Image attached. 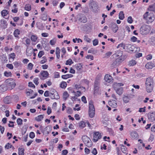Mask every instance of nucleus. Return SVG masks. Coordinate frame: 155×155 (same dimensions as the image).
<instances>
[{
    "instance_id": "f257e3e1",
    "label": "nucleus",
    "mask_w": 155,
    "mask_h": 155,
    "mask_svg": "<svg viewBox=\"0 0 155 155\" xmlns=\"http://www.w3.org/2000/svg\"><path fill=\"white\" fill-rule=\"evenodd\" d=\"M153 80L152 79L148 78L146 81V89L147 92L148 93L151 92L153 89Z\"/></svg>"
},
{
    "instance_id": "f03ea898",
    "label": "nucleus",
    "mask_w": 155,
    "mask_h": 155,
    "mask_svg": "<svg viewBox=\"0 0 155 155\" xmlns=\"http://www.w3.org/2000/svg\"><path fill=\"white\" fill-rule=\"evenodd\" d=\"M89 5L90 8L92 9L93 12L96 13L99 10L98 4L97 2L91 1Z\"/></svg>"
},
{
    "instance_id": "7ed1b4c3",
    "label": "nucleus",
    "mask_w": 155,
    "mask_h": 155,
    "mask_svg": "<svg viewBox=\"0 0 155 155\" xmlns=\"http://www.w3.org/2000/svg\"><path fill=\"white\" fill-rule=\"evenodd\" d=\"M89 115L91 118L94 117L95 115V108L91 101L89 102Z\"/></svg>"
},
{
    "instance_id": "20e7f679",
    "label": "nucleus",
    "mask_w": 155,
    "mask_h": 155,
    "mask_svg": "<svg viewBox=\"0 0 155 155\" xmlns=\"http://www.w3.org/2000/svg\"><path fill=\"white\" fill-rule=\"evenodd\" d=\"M150 30V27L149 25H144L140 28V32L142 35H145L148 33Z\"/></svg>"
},
{
    "instance_id": "39448f33",
    "label": "nucleus",
    "mask_w": 155,
    "mask_h": 155,
    "mask_svg": "<svg viewBox=\"0 0 155 155\" xmlns=\"http://www.w3.org/2000/svg\"><path fill=\"white\" fill-rule=\"evenodd\" d=\"M126 58V56H124L123 58H117L113 61L111 65V67L114 68L119 65L120 63L123 61Z\"/></svg>"
},
{
    "instance_id": "423d86ee",
    "label": "nucleus",
    "mask_w": 155,
    "mask_h": 155,
    "mask_svg": "<svg viewBox=\"0 0 155 155\" xmlns=\"http://www.w3.org/2000/svg\"><path fill=\"white\" fill-rule=\"evenodd\" d=\"M5 83L7 87L11 89L13 88L16 85L15 80L12 78L7 79L5 81Z\"/></svg>"
},
{
    "instance_id": "0eeeda50",
    "label": "nucleus",
    "mask_w": 155,
    "mask_h": 155,
    "mask_svg": "<svg viewBox=\"0 0 155 155\" xmlns=\"http://www.w3.org/2000/svg\"><path fill=\"white\" fill-rule=\"evenodd\" d=\"M82 140L85 144L88 147H90L92 145V143L91 139L86 136H83Z\"/></svg>"
},
{
    "instance_id": "6e6552de",
    "label": "nucleus",
    "mask_w": 155,
    "mask_h": 155,
    "mask_svg": "<svg viewBox=\"0 0 155 155\" xmlns=\"http://www.w3.org/2000/svg\"><path fill=\"white\" fill-rule=\"evenodd\" d=\"M123 52L120 50H118L115 51V53L114 54V55L115 57H118L119 58H123L124 56H126V58L127 57V55L126 54H123Z\"/></svg>"
},
{
    "instance_id": "1a4fd4ad",
    "label": "nucleus",
    "mask_w": 155,
    "mask_h": 155,
    "mask_svg": "<svg viewBox=\"0 0 155 155\" xmlns=\"http://www.w3.org/2000/svg\"><path fill=\"white\" fill-rule=\"evenodd\" d=\"M50 96L52 99H58L59 96L57 92L55 90H53L52 92L49 94Z\"/></svg>"
},
{
    "instance_id": "9d476101",
    "label": "nucleus",
    "mask_w": 155,
    "mask_h": 155,
    "mask_svg": "<svg viewBox=\"0 0 155 155\" xmlns=\"http://www.w3.org/2000/svg\"><path fill=\"white\" fill-rule=\"evenodd\" d=\"M101 137V134L99 132L94 133L93 136V140L94 142H96Z\"/></svg>"
},
{
    "instance_id": "9b49d317",
    "label": "nucleus",
    "mask_w": 155,
    "mask_h": 155,
    "mask_svg": "<svg viewBox=\"0 0 155 155\" xmlns=\"http://www.w3.org/2000/svg\"><path fill=\"white\" fill-rule=\"evenodd\" d=\"M40 74L41 75L42 77H41L40 78L41 80H44L43 78H48L49 75L48 72L46 71H41Z\"/></svg>"
},
{
    "instance_id": "f8f14e48",
    "label": "nucleus",
    "mask_w": 155,
    "mask_h": 155,
    "mask_svg": "<svg viewBox=\"0 0 155 155\" xmlns=\"http://www.w3.org/2000/svg\"><path fill=\"white\" fill-rule=\"evenodd\" d=\"M113 88L114 90L116 91L117 94L120 95H121L122 94L123 92V89L122 87H120L118 88V87H113Z\"/></svg>"
},
{
    "instance_id": "ddd939ff",
    "label": "nucleus",
    "mask_w": 155,
    "mask_h": 155,
    "mask_svg": "<svg viewBox=\"0 0 155 155\" xmlns=\"http://www.w3.org/2000/svg\"><path fill=\"white\" fill-rule=\"evenodd\" d=\"M104 80L106 82L109 83L112 81L113 79L111 76L109 74H106L105 76Z\"/></svg>"
},
{
    "instance_id": "4468645a",
    "label": "nucleus",
    "mask_w": 155,
    "mask_h": 155,
    "mask_svg": "<svg viewBox=\"0 0 155 155\" xmlns=\"http://www.w3.org/2000/svg\"><path fill=\"white\" fill-rule=\"evenodd\" d=\"M111 28L112 31L114 33H116L118 29V25L115 23L112 24Z\"/></svg>"
},
{
    "instance_id": "2eb2a0df",
    "label": "nucleus",
    "mask_w": 155,
    "mask_h": 155,
    "mask_svg": "<svg viewBox=\"0 0 155 155\" xmlns=\"http://www.w3.org/2000/svg\"><path fill=\"white\" fill-rule=\"evenodd\" d=\"M148 118L153 121L155 120V112L150 113L148 114Z\"/></svg>"
},
{
    "instance_id": "dca6fc26",
    "label": "nucleus",
    "mask_w": 155,
    "mask_h": 155,
    "mask_svg": "<svg viewBox=\"0 0 155 155\" xmlns=\"http://www.w3.org/2000/svg\"><path fill=\"white\" fill-rule=\"evenodd\" d=\"M109 104L110 106L113 108L116 107L117 106V104L116 101L113 100L110 101L109 102Z\"/></svg>"
},
{
    "instance_id": "f3484780",
    "label": "nucleus",
    "mask_w": 155,
    "mask_h": 155,
    "mask_svg": "<svg viewBox=\"0 0 155 155\" xmlns=\"http://www.w3.org/2000/svg\"><path fill=\"white\" fill-rule=\"evenodd\" d=\"M154 17L153 14L152 13H150L147 20L150 22H151L154 20Z\"/></svg>"
},
{
    "instance_id": "a211bd4d",
    "label": "nucleus",
    "mask_w": 155,
    "mask_h": 155,
    "mask_svg": "<svg viewBox=\"0 0 155 155\" xmlns=\"http://www.w3.org/2000/svg\"><path fill=\"white\" fill-rule=\"evenodd\" d=\"M1 26L3 28H5L7 27V24L5 20L4 19L1 20Z\"/></svg>"
},
{
    "instance_id": "6ab92c4d",
    "label": "nucleus",
    "mask_w": 155,
    "mask_h": 155,
    "mask_svg": "<svg viewBox=\"0 0 155 155\" xmlns=\"http://www.w3.org/2000/svg\"><path fill=\"white\" fill-rule=\"evenodd\" d=\"M7 90V87L5 84H2L0 86V93L4 92Z\"/></svg>"
},
{
    "instance_id": "aec40b11",
    "label": "nucleus",
    "mask_w": 155,
    "mask_h": 155,
    "mask_svg": "<svg viewBox=\"0 0 155 155\" xmlns=\"http://www.w3.org/2000/svg\"><path fill=\"white\" fill-rule=\"evenodd\" d=\"M127 48L131 52L134 51V49L135 47L131 44H127Z\"/></svg>"
},
{
    "instance_id": "412c9836",
    "label": "nucleus",
    "mask_w": 155,
    "mask_h": 155,
    "mask_svg": "<svg viewBox=\"0 0 155 155\" xmlns=\"http://www.w3.org/2000/svg\"><path fill=\"white\" fill-rule=\"evenodd\" d=\"M99 85V82L98 81H96L94 84V90L95 91H97L99 89L98 86Z\"/></svg>"
},
{
    "instance_id": "4be33fe9",
    "label": "nucleus",
    "mask_w": 155,
    "mask_h": 155,
    "mask_svg": "<svg viewBox=\"0 0 155 155\" xmlns=\"http://www.w3.org/2000/svg\"><path fill=\"white\" fill-rule=\"evenodd\" d=\"M74 68L78 71H80L82 68V65L80 64H77L74 66Z\"/></svg>"
},
{
    "instance_id": "5701e85b",
    "label": "nucleus",
    "mask_w": 155,
    "mask_h": 155,
    "mask_svg": "<svg viewBox=\"0 0 155 155\" xmlns=\"http://www.w3.org/2000/svg\"><path fill=\"white\" fill-rule=\"evenodd\" d=\"M43 115H38L37 117L35 118V120L38 121L39 122L41 121L44 118Z\"/></svg>"
},
{
    "instance_id": "b1692460",
    "label": "nucleus",
    "mask_w": 155,
    "mask_h": 155,
    "mask_svg": "<svg viewBox=\"0 0 155 155\" xmlns=\"http://www.w3.org/2000/svg\"><path fill=\"white\" fill-rule=\"evenodd\" d=\"M153 67V64L151 62H149L145 65V67L148 69H152Z\"/></svg>"
},
{
    "instance_id": "393cba45",
    "label": "nucleus",
    "mask_w": 155,
    "mask_h": 155,
    "mask_svg": "<svg viewBox=\"0 0 155 155\" xmlns=\"http://www.w3.org/2000/svg\"><path fill=\"white\" fill-rule=\"evenodd\" d=\"M148 10L151 11L155 12V3L150 5Z\"/></svg>"
},
{
    "instance_id": "a878e982",
    "label": "nucleus",
    "mask_w": 155,
    "mask_h": 155,
    "mask_svg": "<svg viewBox=\"0 0 155 155\" xmlns=\"http://www.w3.org/2000/svg\"><path fill=\"white\" fill-rule=\"evenodd\" d=\"M73 75L71 74H67L65 75H63L61 76L62 78L63 79H67L69 78L72 77Z\"/></svg>"
},
{
    "instance_id": "bb28decb",
    "label": "nucleus",
    "mask_w": 155,
    "mask_h": 155,
    "mask_svg": "<svg viewBox=\"0 0 155 155\" xmlns=\"http://www.w3.org/2000/svg\"><path fill=\"white\" fill-rule=\"evenodd\" d=\"M79 21L81 22L85 23L87 22V19L86 17H83L79 18Z\"/></svg>"
},
{
    "instance_id": "cd10ccee",
    "label": "nucleus",
    "mask_w": 155,
    "mask_h": 155,
    "mask_svg": "<svg viewBox=\"0 0 155 155\" xmlns=\"http://www.w3.org/2000/svg\"><path fill=\"white\" fill-rule=\"evenodd\" d=\"M69 94L67 91L64 92L63 94V98L64 100H66L69 97Z\"/></svg>"
},
{
    "instance_id": "c85d7f7f",
    "label": "nucleus",
    "mask_w": 155,
    "mask_h": 155,
    "mask_svg": "<svg viewBox=\"0 0 155 155\" xmlns=\"http://www.w3.org/2000/svg\"><path fill=\"white\" fill-rule=\"evenodd\" d=\"M38 37L37 36L32 35L31 37V39L33 42H35L37 40Z\"/></svg>"
},
{
    "instance_id": "c756f323",
    "label": "nucleus",
    "mask_w": 155,
    "mask_h": 155,
    "mask_svg": "<svg viewBox=\"0 0 155 155\" xmlns=\"http://www.w3.org/2000/svg\"><path fill=\"white\" fill-rule=\"evenodd\" d=\"M4 101L5 103L8 104L10 103V97L9 96H6L4 99Z\"/></svg>"
},
{
    "instance_id": "7c9ffc66",
    "label": "nucleus",
    "mask_w": 155,
    "mask_h": 155,
    "mask_svg": "<svg viewBox=\"0 0 155 155\" xmlns=\"http://www.w3.org/2000/svg\"><path fill=\"white\" fill-rule=\"evenodd\" d=\"M119 18L120 20H123L124 18V14L123 11H120L119 13Z\"/></svg>"
},
{
    "instance_id": "2f4dec72",
    "label": "nucleus",
    "mask_w": 155,
    "mask_h": 155,
    "mask_svg": "<svg viewBox=\"0 0 155 155\" xmlns=\"http://www.w3.org/2000/svg\"><path fill=\"white\" fill-rule=\"evenodd\" d=\"M18 150L19 155H24V149L19 148L18 149Z\"/></svg>"
},
{
    "instance_id": "473e14b6",
    "label": "nucleus",
    "mask_w": 155,
    "mask_h": 155,
    "mask_svg": "<svg viewBox=\"0 0 155 155\" xmlns=\"http://www.w3.org/2000/svg\"><path fill=\"white\" fill-rule=\"evenodd\" d=\"M86 125V123L84 121H81L79 123V126L81 128L84 127Z\"/></svg>"
},
{
    "instance_id": "72a5a7b5",
    "label": "nucleus",
    "mask_w": 155,
    "mask_h": 155,
    "mask_svg": "<svg viewBox=\"0 0 155 155\" xmlns=\"http://www.w3.org/2000/svg\"><path fill=\"white\" fill-rule=\"evenodd\" d=\"M8 13V11L6 10H3L1 12V15L3 17H4L7 15Z\"/></svg>"
},
{
    "instance_id": "f704fd0d",
    "label": "nucleus",
    "mask_w": 155,
    "mask_h": 155,
    "mask_svg": "<svg viewBox=\"0 0 155 155\" xmlns=\"http://www.w3.org/2000/svg\"><path fill=\"white\" fill-rule=\"evenodd\" d=\"M124 84L121 83H115L113 85V87H119L121 86H123Z\"/></svg>"
},
{
    "instance_id": "c9c22d12",
    "label": "nucleus",
    "mask_w": 155,
    "mask_h": 155,
    "mask_svg": "<svg viewBox=\"0 0 155 155\" xmlns=\"http://www.w3.org/2000/svg\"><path fill=\"white\" fill-rule=\"evenodd\" d=\"M130 100V98L127 96H125L123 97V100L125 103H127Z\"/></svg>"
},
{
    "instance_id": "e433bc0d",
    "label": "nucleus",
    "mask_w": 155,
    "mask_h": 155,
    "mask_svg": "<svg viewBox=\"0 0 155 155\" xmlns=\"http://www.w3.org/2000/svg\"><path fill=\"white\" fill-rule=\"evenodd\" d=\"M136 61L134 60H131L130 61L129 65L130 66H133L136 64Z\"/></svg>"
},
{
    "instance_id": "4c0bfd02",
    "label": "nucleus",
    "mask_w": 155,
    "mask_h": 155,
    "mask_svg": "<svg viewBox=\"0 0 155 155\" xmlns=\"http://www.w3.org/2000/svg\"><path fill=\"white\" fill-rule=\"evenodd\" d=\"M130 135L131 137L133 138H135L137 136V134L135 132H133L131 133Z\"/></svg>"
},
{
    "instance_id": "58836bf2",
    "label": "nucleus",
    "mask_w": 155,
    "mask_h": 155,
    "mask_svg": "<svg viewBox=\"0 0 155 155\" xmlns=\"http://www.w3.org/2000/svg\"><path fill=\"white\" fill-rule=\"evenodd\" d=\"M25 9L28 11H30L31 10V5L29 4L26 5L25 7Z\"/></svg>"
},
{
    "instance_id": "ea45409f",
    "label": "nucleus",
    "mask_w": 155,
    "mask_h": 155,
    "mask_svg": "<svg viewBox=\"0 0 155 155\" xmlns=\"http://www.w3.org/2000/svg\"><path fill=\"white\" fill-rule=\"evenodd\" d=\"M60 87L63 88H65L67 86V84L66 82L62 81L60 84Z\"/></svg>"
},
{
    "instance_id": "a19ab883",
    "label": "nucleus",
    "mask_w": 155,
    "mask_h": 155,
    "mask_svg": "<svg viewBox=\"0 0 155 155\" xmlns=\"http://www.w3.org/2000/svg\"><path fill=\"white\" fill-rule=\"evenodd\" d=\"M15 53H12L9 55V59H12V61L14 60L15 58Z\"/></svg>"
},
{
    "instance_id": "79ce46f5",
    "label": "nucleus",
    "mask_w": 155,
    "mask_h": 155,
    "mask_svg": "<svg viewBox=\"0 0 155 155\" xmlns=\"http://www.w3.org/2000/svg\"><path fill=\"white\" fill-rule=\"evenodd\" d=\"M74 62L71 59H69L66 61L65 64L66 65H71Z\"/></svg>"
},
{
    "instance_id": "37998d69",
    "label": "nucleus",
    "mask_w": 155,
    "mask_h": 155,
    "mask_svg": "<svg viewBox=\"0 0 155 155\" xmlns=\"http://www.w3.org/2000/svg\"><path fill=\"white\" fill-rule=\"evenodd\" d=\"M20 31L18 29L16 30L14 32V35L15 37H18Z\"/></svg>"
},
{
    "instance_id": "c03bdc74",
    "label": "nucleus",
    "mask_w": 155,
    "mask_h": 155,
    "mask_svg": "<svg viewBox=\"0 0 155 155\" xmlns=\"http://www.w3.org/2000/svg\"><path fill=\"white\" fill-rule=\"evenodd\" d=\"M97 52V51L95 50L94 48H91V49L88 51V53H92L93 54H95Z\"/></svg>"
},
{
    "instance_id": "a18cd8bd",
    "label": "nucleus",
    "mask_w": 155,
    "mask_h": 155,
    "mask_svg": "<svg viewBox=\"0 0 155 155\" xmlns=\"http://www.w3.org/2000/svg\"><path fill=\"white\" fill-rule=\"evenodd\" d=\"M112 54V52L110 51L106 53L104 57V58H108Z\"/></svg>"
},
{
    "instance_id": "49530a36",
    "label": "nucleus",
    "mask_w": 155,
    "mask_h": 155,
    "mask_svg": "<svg viewBox=\"0 0 155 155\" xmlns=\"http://www.w3.org/2000/svg\"><path fill=\"white\" fill-rule=\"evenodd\" d=\"M126 149L127 148L125 146H124V145L122 146L121 147V150L124 153H126Z\"/></svg>"
},
{
    "instance_id": "de8ad7c7",
    "label": "nucleus",
    "mask_w": 155,
    "mask_h": 155,
    "mask_svg": "<svg viewBox=\"0 0 155 155\" xmlns=\"http://www.w3.org/2000/svg\"><path fill=\"white\" fill-rule=\"evenodd\" d=\"M56 42V40L55 39H53L52 40H50V43L51 45H52L55 44Z\"/></svg>"
},
{
    "instance_id": "09e8293b",
    "label": "nucleus",
    "mask_w": 155,
    "mask_h": 155,
    "mask_svg": "<svg viewBox=\"0 0 155 155\" xmlns=\"http://www.w3.org/2000/svg\"><path fill=\"white\" fill-rule=\"evenodd\" d=\"M18 124V125H21L22 124V120L20 118L17 119V120Z\"/></svg>"
},
{
    "instance_id": "8fccbe9b",
    "label": "nucleus",
    "mask_w": 155,
    "mask_h": 155,
    "mask_svg": "<svg viewBox=\"0 0 155 155\" xmlns=\"http://www.w3.org/2000/svg\"><path fill=\"white\" fill-rule=\"evenodd\" d=\"M82 83L85 84L87 85L88 86V85L89 83V81L87 80L86 79H83L82 81Z\"/></svg>"
},
{
    "instance_id": "3c124183",
    "label": "nucleus",
    "mask_w": 155,
    "mask_h": 155,
    "mask_svg": "<svg viewBox=\"0 0 155 155\" xmlns=\"http://www.w3.org/2000/svg\"><path fill=\"white\" fill-rule=\"evenodd\" d=\"M84 40L87 42L90 43L91 42V40L88 38L87 36H84Z\"/></svg>"
},
{
    "instance_id": "603ef678",
    "label": "nucleus",
    "mask_w": 155,
    "mask_h": 155,
    "mask_svg": "<svg viewBox=\"0 0 155 155\" xmlns=\"http://www.w3.org/2000/svg\"><path fill=\"white\" fill-rule=\"evenodd\" d=\"M93 45L94 46H96L98 44V41L97 39H95L93 41Z\"/></svg>"
},
{
    "instance_id": "864d4df0",
    "label": "nucleus",
    "mask_w": 155,
    "mask_h": 155,
    "mask_svg": "<svg viewBox=\"0 0 155 155\" xmlns=\"http://www.w3.org/2000/svg\"><path fill=\"white\" fill-rule=\"evenodd\" d=\"M44 54V51H41L38 54V56L39 58H41Z\"/></svg>"
},
{
    "instance_id": "5fc2aeb1",
    "label": "nucleus",
    "mask_w": 155,
    "mask_h": 155,
    "mask_svg": "<svg viewBox=\"0 0 155 155\" xmlns=\"http://www.w3.org/2000/svg\"><path fill=\"white\" fill-rule=\"evenodd\" d=\"M4 75L5 76L8 77L9 76H11L12 74L10 72H7L6 71H5L4 72Z\"/></svg>"
},
{
    "instance_id": "6e6d98bb",
    "label": "nucleus",
    "mask_w": 155,
    "mask_h": 155,
    "mask_svg": "<svg viewBox=\"0 0 155 155\" xmlns=\"http://www.w3.org/2000/svg\"><path fill=\"white\" fill-rule=\"evenodd\" d=\"M58 0H53L52 1V3L54 6H56L58 2Z\"/></svg>"
},
{
    "instance_id": "4d7b16f0",
    "label": "nucleus",
    "mask_w": 155,
    "mask_h": 155,
    "mask_svg": "<svg viewBox=\"0 0 155 155\" xmlns=\"http://www.w3.org/2000/svg\"><path fill=\"white\" fill-rule=\"evenodd\" d=\"M6 67L11 69H12L13 68V66L12 64H8L6 65Z\"/></svg>"
},
{
    "instance_id": "13d9d810",
    "label": "nucleus",
    "mask_w": 155,
    "mask_h": 155,
    "mask_svg": "<svg viewBox=\"0 0 155 155\" xmlns=\"http://www.w3.org/2000/svg\"><path fill=\"white\" fill-rule=\"evenodd\" d=\"M42 58L43 59L41 60L40 61V63L41 64H43L45 63L47 61V59L46 58V57H43Z\"/></svg>"
},
{
    "instance_id": "bf43d9fd",
    "label": "nucleus",
    "mask_w": 155,
    "mask_h": 155,
    "mask_svg": "<svg viewBox=\"0 0 155 155\" xmlns=\"http://www.w3.org/2000/svg\"><path fill=\"white\" fill-rule=\"evenodd\" d=\"M127 22L130 23H132L133 21L132 18L131 16H129L128 18H127Z\"/></svg>"
},
{
    "instance_id": "052dcab7",
    "label": "nucleus",
    "mask_w": 155,
    "mask_h": 155,
    "mask_svg": "<svg viewBox=\"0 0 155 155\" xmlns=\"http://www.w3.org/2000/svg\"><path fill=\"white\" fill-rule=\"evenodd\" d=\"M20 62H19L18 61H16L15 62H14V63H13V64H14L15 67L17 68L18 66H19V65L20 64Z\"/></svg>"
},
{
    "instance_id": "680f3d73",
    "label": "nucleus",
    "mask_w": 155,
    "mask_h": 155,
    "mask_svg": "<svg viewBox=\"0 0 155 155\" xmlns=\"http://www.w3.org/2000/svg\"><path fill=\"white\" fill-rule=\"evenodd\" d=\"M120 47H122L123 49H125V44L123 43L119 44L117 46V48H118Z\"/></svg>"
},
{
    "instance_id": "e2e57ef3",
    "label": "nucleus",
    "mask_w": 155,
    "mask_h": 155,
    "mask_svg": "<svg viewBox=\"0 0 155 155\" xmlns=\"http://www.w3.org/2000/svg\"><path fill=\"white\" fill-rule=\"evenodd\" d=\"M149 12H147L143 15V18L144 19H146L148 18V16L149 15L148 14Z\"/></svg>"
},
{
    "instance_id": "0e129e2a",
    "label": "nucleus",
    "mask_w": 155,
    "mask_h": 155,
    "mask_svg": "<svg viewBox=\"0 0 155 155\" xmlns=\"http://www.w3.org/2000/svg\"><path fill=\"white\" fill-rule=\"evenodd\" d=\"M146 107H144L143 108H140L139 109V111L140 112H145L146 111Z\"/></svg>"
},
{
    "instance_id": "69168bd1",
    "label": "nucleus",
    "mask_w": 155,
    "mask_h": 155,
    "mask_svg": "<svg viewBox=\"0 0 155 155\" xmlns=\"http://www.w3.org/2000/svg\"><path fill=\"white\" fill-rule=\"evenodd\" d=\"M38 78H35L34 80V83L36 85H38L39 84V82H38Z\"/></svg>"
},
{
    "instance_id": "338daca9",
    "label": "nucleus",
    "mask_w": 155,
    "mask_h": 155,
    "mask_svg": "<svg viewBox=\"0 0 155 155\" xmlns=\"http://www.w3.org/2000/svg\"><path fill=\"white\" fill-rule=\"evenodd\" d=\"M81 101L84 103H87L86 98L84 96H83L81 97Z\"/></svg>"
},
{
    "instance_id": "774afa93",
    "label": "nucleus",
    "mask_w": 155,
    "mask_h": 155,
    "mask_svg": "<svg viewBox=\"0 0 155 155\" xmlns=\"http://www.w3.org/2000/svg\"><path fill=\"white\" fill-rule=\"evenodd\" d=\"M33 66V64L31 63H29L28 65V68L30 70H31L32 69Z\"/></svg>"
}]
</instances>
